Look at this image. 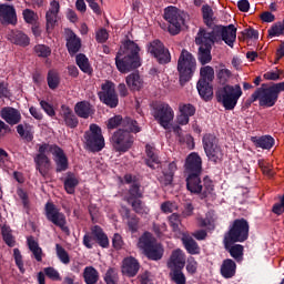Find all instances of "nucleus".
<instances>
[{
    "mask_svg": "<svg viewBox=\"0 0 284 284\" xmlns=\"http://www.w3.org/2000/svg\"><path fill=\"white\" fill-rule=\"evenodd\" d=\"M48 85L51 90H57V88H59V73L55 71H49Z\"/></svg>",
    "mask_w": 284,
    "mask_h": 284,
    "instance_id": "52",
    "label": "nucleus"
},
{
    "mask_svg": "<svg viewBox=\"0 0 284 284\" xmlns=\"http://www.w3.org/2000/svg\"><path fill=\"white\" fill-rule=\"evenodd\" d=\"M126 85L130 90L139 91L143 88V80L139 73H131L125 79Z\"/></svg>",
    "mask_w": 284,
    "mask_h": 284,
    "instance_id": "37",
    "label": "nucleus"
},
{
    "mask_svg": "<svg viewBox=\"0 0 284 284\" xmlns=\"http://www.w3.org/2000/svg\"><path fill=\"white\" fill-rule=\"evenodd\" d=\"M84 143L90 152H101L105 148V139L97 124H91L84 133Z\"/></svg>",
    "mask_w": 284,
    "mask_h": 284,
    "instance_id": "9",
    "label": "nucleus"
},
{
    "mask_svg": "<svg viewBox=\"0 0 284 284\" xmlns=\"http://www.w3.org/2000/svg\"><path fill=\"white\" fill-rule=\"evenodd\" d=\"M197 267L199 263L196 262V260H194V257H189L186 264V271L189 272V274H196Z\"/></svg>",
    "mask_w": 284,
    "mask_h": 284,
    "instance_id": "61",
    "label": "nucleus"
},
{
    "mask_svg": "<svg viewBox=\"0 0 284 284\" xmlns=\"http://www.w3.org/2000/svg\"><path fill=\"white\" fill-rule=\"evenodd\" d=\"M48 154H50V143L38 144V153L34 155L33 161L36 170L39 171L43 179H48L52 170V160Z\"/></svg>",
    "mask_w": 284,
    "mask_h": 284,
    "instance_id": "6",
    "label": "nucleus"
},
{
    "mask_svg": "<svg viewBox=\"0 0 284 284\" xmlns=\"http://www.w3.org/2000/svg\"><path fill=\"white\" fill-rule=\"evenodd\" d=\"M77 65L80 68L82 72L85 74H91L92 73V67L90 65V60H88V57L85 54L80 53L75 58Z\"/></svg>",
    "mask_w": 284,
    "mask_h": 284,
    "instance_id": "42",
    "label": "nucleus"
},
{
    "mask_svg": "<svg viewBox=\"0 0 284 284\" xmlns=\"http://www.w3.org/2000/svg\"><path fill=\"white\" fill-rule=\"evenodd\" d=\"M258 166L261 168V170L265 176H268L270 179H271V176H274V169L270 162H267L265 160H258Z\"/></svg>",
    "mask_w": 284,
    "mask_h": 284,
    "instance_id": "50",
    "label": "nucleus"
},
{
    "mask_svg": "<svg viewBox=\"0 0 284 284\" xmlns=\"http://www.w3.org/2000/svg\"><path fill=\"white\" fill-rule=\"evenodd\" d=\"M123 132H133V134H136L139 132H141V128L139 126V122H136L135 120H132V118H124L122 120V129Z\"/></svg>",
    "mask_w": 284,
    "mask_h": 284,
    "instance_id": "38",
    "label": "nucleus"
},
{
    "mask_svg": "<svg viewBox=\"0 0 284 284\" xmlns=\"http://www.w3.org/2000/svg\"><path fill=\"white\" fill-rule=\"evenodd\" d=\"M55 252H57L58 258L61 261V263H63V265L70 264V254H68V252L65 251V248H63V246H61L60 244H57Z\"/></svg>",
    "mask_w": 284,
    "mask_h": 284,
    "instance_id": "46",
    "label": "nucleus"
},
{
    "mask_svg": "<svg viewBox=\"0 0 284 284\" xmlns=\"http://www.w3.org/2000/svg\"><path fill=\"white\" fill-rule=\"evenodd\" d=\"M168 267L172 271L183 270L185 267V253L180 248L172 252L171 257L168 262Z\"/></svg>",
    "mask_w": 284,
    "mask_h": 284,
    "instance_id": "24",
    "label": "nucleus"
},
{
    "mask_svg": "<svg viewBox=\"0 0 284 284\" xmlns=\"http://www.w3.org/2000/svg\"><path fill=\"white\" fill-rule=\"evenodd\" d=\"M40 105L49 116H54V114H57V112H54V108L52 106V104L45 101H40Z\"/></svg>",
    "mask_w": 284,
    "mask_h": 284,
    "instance_id": "62",
    "label": "nucleus"
},
{
    "mask_svg": "<svg viewBox=\"0 0 284 284\" xmlns=\"http://www.w3.org/2000/svg\"><path fill=\"white\" fill-rule=\"evenodd\" d=\"M161 210H162V212H164V214H172V212H174V210H176V204L172 203V202H164L161 205Z\"/></svg>",
    "mask_w": 284,
    "mask_h": 284,
    "instance_id": "63",
    "label": "nucleus"
},
{
    "mask_svg": "<svg viewBox=\"0 0 284 284\" xmlns=\"http://www.w3.org/2000/svg\"><path fill=\"white\" fill-rule=\"evenodd\" d=\"M104 281L106 284H119V273H116V268H109L105 273Z\"/></svg>",
    "mask_w": 284,
    "mask_h": 284,
    "instance_id": "48",
    "label": "nucleus"
},
{
    "mask_svg": "<svg viewBox=\"0 0 284 284\" xmlns=\"http://www.w3.org/2000/svg\"><path fill=\"white\" fill-rule=\"evenodd\" d=\"M251 141L255 148H262V150H272L274 148V138L270 135H263L261 138L253 136Z\"/></svg>",
    "mask_w": 284,
    "mask_h": 284,
    "instance_id": "33",
    "label": "nucleus"
},
{
    "mask_svg": "<svg viewBox=\"0 0 284 284\" xmlns=\"http://www.w3.org/2000/svg\"><path fill=\"white\" fill-rule=\"evenodd\" d=\"M61 11V4L57 0L50 2L49 9L45 13L47 32L50 34L59 21V12Z\"/></svg>",
    "mask_w": 284,
    "mask_h": 284,
    "instance_id": "17",
    "label": "nucleus"
},
{
    "mask_svg": "<svg viewBox=\"0 0 284 284\" xmlns=\"http://www.w3.org/2000/svg\"><path fill=\"white\" fill-rule=\"evenodd\" d=\"M202 14H203L204 23H206L207 26H212V21L214 19V11L212 10V7L203 6Z\"/></svg>",
    "mask_w": 284,
    "mask_h": 284,
    "instance_id": "49",
    "label": "nucleus"
},
{
    "mask_svg": "<svg viewBox=\"0 0 284 284\" xmlns=\"http://www.w3.org/2000/svg\"><path fill=\"white\" fill-rule=\"evenodd\" d=\"M0 116L9 125H18V123H21V112L12 106L2 108Z\"/></svg>",
    "mask_w": 284,
    "mask_h": 284,
    "instance_id": "22",
    "label": "nucleus"
},
{
    "mask_svg": "<svg viewBox=\"0 0 284 284\" xmlns=\"http://www.w3.org/2000/svg\"><path fill=\"white\" fill-rule=\"evenodd\" d=\"M128 203L132 205V209L136 214H148L150 212V209H148L139 197H128Z\"/></svg>",
    "mask_w": 284,
    "mask_h": 284,
    "instance_id": "43",
    "label": "nucleus"
},
{
    "mask_svg": "<svg viewBox=\"0 0 284 284\" xmlns=\"http://www.w3.org/2000/svg\"><path fill=\"white\" fill-rule=\"evenodd\" d=\"M79 185V180L75 176H68L64 181V190L68 194H74L75 187Z\"/></svg>",
    "mask_w": 284,
    "mask_h": 284,
    "instance_id": "45",
    "label": "nucleus"
},
{
    "mask_svg": "<svg viewBox=\"0 0 284 284\" xmlns=\"http://www.w3.org/2000/svg\"><path fill=\"white\" fill-rule=\"evenodd\" d=\"M22 17L26 23H30L31 26L37 23V21H39V16L30 9L23 10Z\"/></svg>",
    "mask_w": 284,
    "mask_h": 284,
    "instance_id": "51",
    "label": "nucleus"
},
{
    "mask_svg": "<svg viewBox=\"0 0 284 284\" xmlns=\"http://www.w3.org/2000/svg\"><path fill=\"white\" fill-rule=\"evenodd\" d=\"M250 236V224L245 219L235 220L229 232L224 235V241H237L244 243Z\"/></svg>",
    "mask_w": 284,
    "mask_h": 284,
    "instance_id": "11",
    "label": "nucleus"
},
{
    "mask_svg": "<svg viewBox=\"0 0 284 284\" xmlns=\"http://www.w3.org/2000/svg\"><path fill=\"white\" fill-rule=\"evenodd\" d=\"M60 114L68 128H77V125H79V119H77V115H74L70 106L63 104Z\"/></svg>",
    "mask_w": 284,
    "mask_h": 284,
    "instance_id": "27",
    "label": "nucleus"
},
{
    "mask_svg": "<svg viewBox=\"0 0 284 284\" xmlns=\"http://www.w3.org/2000/svg\"><path fill=\"white\" fill-rule=\"evenodd\" d=\"M224 247L226 252L236 261L237 263H241L243 261V252L244 247L241 244H235L239 243L237 241L234 240H224Z\"/></svg>",
    "mask_w": 284,
    "mask_h": 284,
    "instance_id": "21",
    "label": "nucleus"
},
{
    "mask_svg": "<svg viewBox=\"0 0 284 284\" xmlns=\"http://www.w3.org/2000/svg\"><path fill=\"white\" fill-rule=\"evenodd\" d=\"M149 52L158 59L159 63H170V51L165 49L163 42L154 40L149 47Z\"/></svg>",
    "mask_w": 284,
    "mask_h": 284,
    "instance_id": "18",
    "label": "nucleus"
},
{
    "mask_svg": "<svg viewBox=\"0 0 284 284\" xmlns=\"http://www.w3.org/2000/svg\"><path fill=\"white\" fill-rule=\"evenodd\" d=\"M215 94L219 103H222L225 110H234L236 103H239V100L243 97V90L239 84H226L223 88H220Z\"/></svg>",
    "mask_w": 284,
    "mask_h": 284,
    "instance_id": "4",
    "label": "nucleus"
},
{
    "mask_svg": "<svg viewBox=\"0 0 284 284\" xmlns=\"http://www.w3.org/2000/svg\"><path fill=\"white\" fill-rule=\"evenodd\" d=\"M29 250L32 252L36 261L41 263L43 261V250L39 246V243L33 237L28 239Z\"/></svg>",
    "mask_w": 284,
    "mask_h": 284,
    "instance_id": "40",
    "label": "nucleus"
},
{
    "mask_svg": "<svg viewBox=\"0 0 284 284\" xmlns=\"http://www.w3.org/2000/svg\"><path fill=\"white\" fill-rule=\"evenodd\" d=\"M153 116L164 130H170V124L174 121V109L168 103H160L153 109Z\"/></svg>",
    "mask_w": 284,
    "mask_h": 284,
    "instance_id": "14",
    "label": "nucleus"
},
{
    "mask_svg": "<svg viewBox=\"0 0 284 284\" xmlns=\"http://www.w3.org/2000/svg\"><path fill=\"white\" fill-rule=\"evenodd\" d=\"M169 223H170L173 232H179V225H181V217L179 216V214L173 213L169 217Z\"/></svg>",
    "mask_w": 284,
    "mask_h": 284,
    "instance_id": "57",
    "label": "nucleus"
},
{
    "mask_svg": "<svg viewBox=\"0 0 284 284\" xmlns=\"http://www.w3.org/2000/svg\"><path fill=\"white\" fill-rule=\"evenodd\" d=\"M179 112L190 119V116H194V114H196V108L190 103H181L179 105Z\"/></svg>",
    "mask_w": 284,
    "mask_h": 284,
    "instance_id": "47",
    "label": "nucleus"
},
{
    "mask_svg": "<svg viewBox=\"0 0 284 284\" xmlns=\"http://www.w3.org/2000/svg\"><path fill=\"white\" fill-rule=\"evenodd\" d=\"M281 92H284V82L275 83L271 87L263 84L252 94V99L253 101H260V105L264 108H274Z\"/></svg>",
    "mask_w": 284,
    "mask_h": 284,
    "instance_id": "3",
    "label": "nucleus"
},
{
    "mask_svg": "<svg viewBox=\"0 0 284 284\" xmlns=\"http://www.w3.org/2000/svg\"><path fill=\"white\" fill-rule=\"evenodd\" d=\"M217 216L214 211H210L206 213V217H197V224L200 227H209V230H214L217 221Z\"/></svg>",
    "mask_w": 284,
    "mask_h": 284,
    "instance_id": "35",
    "label": "nucleus"
},
{
    "mask_svg": "<svg viewBox=\"0 0 284 284\" xmlns=\"http://www.w3.org/2000/svg\"><path fill=\"white\" fill-rule=\"evenodd\" d=\"M67 48L70 54H77L81 50V39L70 31L67 39Z\"/></svg>",
    "mask_w": 284,
    "mask_h": 284,
    "instance_id": "34",
    "label": "nucleus"
},
{
    "mask_svg": "<svg viewBox=\"0 0 284 284\" xmlns=\"http://www.w3.org/2000/svg\"><path fill=\"white\" fill-rule=\"evenodd\" d=\"M182 243H183L186 252H189V254H200L201 253V248L199 247V244L196 243V241H194V239H192V236H190V234H187V233L182 234Z\"/></svg>",
    "mask_w": 284,
    "mask_h": 284,
    "instance_id": "32",
    "label": "nucleus"
},
{
    "mask_svg": "<svg viewBox=\"0 0 284 284\" xmlns=\"http://www.w3.org/2000/svg\"><path fill=\"white\" fill-rule=\"evenodd\" d=\"M164 19L169 23L170 34H179V32H181V28L185 26L187 14L176 7H168L164 9Z\"/></svg>",
    "mask_w": 284,
    "mask_h": 284,
    "instance_id": "7",
    "label": "nucleus"
},
{
    "mask_svg": "<svg viewBox=\"0 0 284 284\" xmlns=\"http://www.w3.org/2000/svg\"><path fill=\"white\" fill-rule=\"evenodd\" d=\"M139 262L134 257H126L122 263V274L125 276L132 277L135 274H139Z\"/></svg>",
    "mask_w": 284,
    "mask_h": 284,
    "instance_id": "25",
    "label": "nucleus"
},
{
    "mask_svg": "<svg viewBox=\"0 0 284 284\" xmlns=\"http://www.w3.org/2000/svg\"><path fill=\"white\" fill-rule=\"evenodd\" d=\"M91 234L92 236H94L101 247H108V245H110V240H108V235L103 233V229H101L99 225L91 227Z\"/></svg>",
    "mask_w": 284,
    "mask_h": 284,
    "instance_id": "36",
    "label": "nucleus"
},
{
    "mask_svg": "<svg viewBox=\"0 0 284 284\" xmlns=\"http://www.w3.org/2000/svg\"><path fill=\"white\" fill-rule=\"evenodd\" d=\"M98 97L104 105L109 108H116L119 105V95L116 94V87L112 81H104L101 84V90L98 93Z\"/></svg>",
    "mask_w": 284,
    "mask_h": 284,
    "instance_id": "13",
    "label": "nucleus"
},
{
    "mask_svg": "<svg viewBox=\"0 0 284 284\" xmlns=\"http://www.w3.org/2000/svg\"><path fill=\"white\" fill-rule=\"evenodd\" d=\"M139 280L141 284H154V278L150 272H144L139 276Z\"/></svg>",
    "mask_w": 284,
    "mask_h": 284,
    "instance_id": "64",
    "label": "nucleus"
},
{
    "mask_svg": "<svg viewBox=\"0 0 284 284\" xmlns=\"http://www.w3.org/2000/svg\"><path fill=\"white\" fill-rule=\"evenodd\" d=\"M45 216L48 221L53 223L57 227H60L62 232H70V229H68V221L65 220V214L61 213V211L58 210L57 205L48 202L45 204Z\"/></svg>",
    "mask_w": 284,
    "mask_h": 284,
    "instance_id": "15",
    "label": "nucleus"
},
{
    "mask_svg": "<svg viewBox=\"0 0 284 284\" xmlns=\"http://www.w3.org/2000/svg\"><path fill=\"white\" fill-rule=\"evenodd\" d=\"M110 34L108 33V30L105 29H99L95 33V39L98 43H105L108 41Z\"/></svg>",
    "mask_w": 284,
    "mask_h": 284,
    "instance_id": "60",
    "label": "nucleus"
},
{
    "mask_svg": "<svg viewBox=\"0 0 284 284\" xmlns=\"http://www.w3.org/2000/svg\"><path fill=\"white\" fill-rule=\"evenodd\" d=\"M197 92L203 101H212L214 89L211 82L199 81L196 85Z\"/></svg>",
    "mask_w": 284,
    "mask_h": 284,
    "instance_id": "28",
    "label": "nucleus"
},
{
    "mask_svg": "<svg viewBox=\"0 0 284 284\" xmlns=\"http://www.w3.org/2000/svg\"><path fill=\"white\" fill-rule=\"evenodd\" d=\"M119 125L123 128V118L121 115H115L106 122L108 130H114L115 128H119Z\"/></svg>",
    "mask_w": 284,
    "mask_h": 284,
    "instance_id": "53",
    "label": "nucleus"
},
{
    "mask_svg": "<svg viewBox=\"0 0 284 284\" xmlns=\"http://www.w3.org/2000/svg\"><path fill=\"white\" fill-rule=\"evenodd\" d=\"M186 187L187 191L192 194H203V196H207V194H212L214 191V184L212 180L205 178L203 182H201V178H199V173H190L186 179Z\"/></svg>",
    "mask_w": 284,
    "mask_h": 284,
    "instance_id": "8",
    "label": "nucleus"
},
{
    "mask_svg": "<svg viewBox=\"0 0 284 284\" xmlns=\"http://www.w3.org/2000/svg\"><path fill=\"white\" fill-rule=\"evenodd\" d=\"M50 154L53 155L57 165L55 172H65L68 170V156L62 149L57 144H50Z\"/></svg>",
    "mask_w": 284,
    "mask_h": 284,
    "instance_id": "19",
    "label": "nucleus"
},
{
    "mask_svg": "<svg viewBox=\"0 0 284 284\" xmlns=\"http://www.w3.org/2000/svg\"><path fill=\"white\" fill-rule=\"evenodd\" d=\"M202 165L203 161L199 153L193 152L186 158L185 168L189 174H201Z\"/></svg>",
    "mask_w": 284,
    "mask_h": 284,
    "instance_id": "23",
    "label": "nucleus"
},
{
    "mask_svg": "<svg viewBox=\"0 0 284 284\" xmlns=\"http://www.w3.org/2000/svg\"><path fill=\"white\" fill-rule=\"evenodd\" d=\"M2 237L7 245L10 247L14 246V237L12 236V231H10V229L2 227Z\"/></svg>",
    "mask_w": 284,
    "mask_h": 284,
    "instance_id": "54",
    "label": "nucleus"
},
{
    "mask_svg": "<svg viewBox=\"0 0 284 284\" xmlns=\"http://www.w3.org/2000/svg\"><path fill=\"white\" fill-rule=\"evenodd\" d=\"M83 278L87 284H95L99 282V271L92 266H87L83 271Z\"/></svg>",
    "mask_w": 284,
    "mask_h": 284,
    "instance_id": "39",
    "label": "nucleus"
},
{
    "mask_svg": "<svg viewBox=\"0 0 284 284\" xmlns=\"http://www.w3.org/2000/svg\"><path fill=\"white\" fill-rule=\"evenodd\" d=\"M282 74L283 71L276 69L275 71H267L266 73H264V79H266V81H278Z\"/></svg>",
    "mask_w": 284,
    "mask_h": 284,
    "instance_id": "58",
    "label": "nucleus"
},
{
    "mask_svg": "<svg viewBox=\"0 0 284 284\" xmlns=\"http://www.w3.org/2000/svg\"><path fill=\"white\" fill-rule=\"evenodd\" d=\"M7 39L11 41V43H14L16 45H21L22 48H26V45H30V38L21 31H11Z\"/></svg>",
    "mask_w": 284,
    "mask_h": 284,
    "instance_id": "29",
    "label": "nucleus"
},
{
    "mask_svg": "<svg viewBox=\"0 0 284 284\" xmlns=\"http://www.w3.org/2000/svg\"><path fill=\"white\" fill-rule=\"evenodd\" d=\"M217 41H224L226 45L232 48L234 41H236V29L234 24L227 27L213 26L212 28L200 29L195 38V43L200 45L197 59L202 65L212 61V45L217 43Z\"/></svg>",
    "mask_w": 284,
    "mask_h": 284,
    "instance_id": "1",
    "label": "nucleus"
},
{
    "mask_svg": "<svg viewBox=\"0 0 284 284\" xmlns=\"http://www.w3.org/2000/svg\"><path fill=\"white\" fill-rule=\"evenodd\" d=\"M203 148L204 152L214 163H219V161H223V150L221 145H219V139L212 134H205L203 136Z\"/></svg>",
    "mask_w": 284,
    "mask_h": 284,
    "instance_id": "12",
    "label": "nucleus"
},
{
    "mask_svg": "<svg viewBox=\"0 0 284 284\" xmlns=\"http://www.w3.org/2000/svg\"><path fill=\"white\" fill-rule=\"evenodd\" d=\"M171 277L176 284H185V274L181 270L172 271Z\"/></svg>",
    "mask_w": 284,
    "mask_h": 284,
    "instance_id": "59",
    "label": "nucleus"
},
{
    "mask_svg": "<svg viewBox=\"0 0 284 284\" xmlns=\"http://www.w3.org/2000/svg\"><path fill=\"white\" fill-rule=\"evenodd\" d=\"M44 274L48 278H51V281H61V274H59V271L54 267L44 268Z\"/></svg>",
    "mask_w": 284,
    "mask_h": 284,
    "instance_id": "56",
    "label": "nucleus"
},
{
    "mask_svg": "<svg viewBox=\"0 0 284 284\" xmlns=\"http://www.w3.org/2000/svg\"><path fill=\"white\" fill-rule=\"evenodd\" d=\"M140 51L141 49H139L136 42L132 40L125 41L115 58V65L119 72L126 74V72H131V70L141 68V57H139Z\"/></svg>",
    "mask_w": 284,
    "mask_h": 284,
    "instance_id": "2",
    "label": "nucleus"
},
{
    "mask_svg": "<svg viewBox=\"0 0 284 284\" xmlns=\"http://www.w3.org/2000/svg\"><path fill=\"white\" fill-rule=\"evenodd\" d=\"M36 54H38L39 57H50V54H52V50H50L49 47H45L43 44H38L34 48Z\"/></svg>",
    "mask_w": 284,
    "mask_h": 284,
    "instance_id": "55",
    "label": "nucleus"
},
{
    "mask_svg": "<svg viewBox=\"0 0 284 284\" xmlns=\"http://www.w3.org/2000/svg\"><path fill=\"white\" fill-rule=\"evenodd\" d=\"M74 112L77 116H80V119H90V116L94 114V109L90 102L81 101L74 105Z\"/></svg>",
    "mask_w": 284,
    "mask_h": 284,
    "instance_id": "26",
    "label": "nucleus"
},
{
    "mask_svg": "<svg viewBox=\"0 0 284 284\" xmlns=\"http://www.w3.org/2000/svg\"><path fill=\"white\" fill-rule=\"evenodd\" d=\"M146 165L151 168V170H156L159 165H161V161L159 160V155H156V149L154 146L148 144L146 145Z\"/></svg>",
    "mask_w": 284,
    "mask_h": 284,
    "instance_id": "31",
    "label": "nucleus"
},
{
    "mask_svg": "<svg viewBox=\"0 0 284 284\" xmlns=\"http://www.w3.org/2000/svg\"><path fill=\"white\" fill-rule=\"evenodd\" d=\"M176 170H178L176 162H171L169 164V170L163 171V176L160 178L161 183H163V185H170L174 179V172Z\"/></svg>",
    "mask_w": 284,
    "mask_h": 284,
    "instance_id": "41",
    "label": "nucleus"
},
{
    "mask_svg": "<svg viewBox=\"0 0 284 284\" xmlns=\"http://www.w3.org/2000/svg\"><path fill=\"white\" fill-rule=\"evenodd\" d=\"M221 274L224 278H232L236 274V262L231 258L223 261L221 265Z\"/></svg>",
    "mask_w": 284,
    "mask_h": 284,
    "instance_id": "30",
    "label": "nucleus"
},
{
    "mask_svg": "<svg viewBox=\"0 0 284 284\" xmlns=\"http://www.w3.org/2000/svg\"><path fill=\"white\" fill-rule=\"evenodd\" d=\"M204 83H212L214 81V68L206 65L200 70V80Z\"/></svg>",
    "mask_w": 284,
    "mask_h": 284,
    "instance_id": "44",
    "label": "nucleus"
},
{
    "mask_svg": "<svg viewBox=\"0 0 284 284\" xmlns=\"http://www.w3.org/2000/svg\"><path fill=\"white\" fill-rule=\"evenodd\" d=\"M134 143V136L128 131L119 129L112 136V144L115 152H128Z\"/></svg>",
    "mask_w": 284,
    "mask_h": 284,
    "instance_id": "16",
    "label": "nucleus"
},
{
    "mask_svg": "<svg viewBox=\"0 0 284 284\" xmlns=\"http://www.w3.org/2000/svg\"><path fill=\"white\" fill-rule=\"evenodd\" d=\"M0 23L2 26H17V9H14V6L0 4Z\"/></svg>",
    "mask_w": 284,
    "mask_h": 284,
    "instance_id": "20",
    "label": "nucleus"
},
{
    "mask_svg": "<svg viewBox=\"0 0 284 284\" xmlns=\"http://www.w3.org/2000/svg\"><path fill=\"white\" fill-rule=\"evenodd\" d=\"M138 247L142 250L151 261H161L163 258V245L156 242L152 233H144L138 242Z\"/></svg>",
    "mask_w": 284,
    "mask_h": 284,
    "instance_id": "5",
    "label": "nucleus"
},
{
    "mask_svg": "<svg viewBox=\"0 0 284 284\" xmlns=\"http://www.w3.org/2000/svg\"><path fill=\"white\" fill-rule=\"evenodd\" d=\"M196 68V59L187 50H182L179 61L178 71L180 72V81H190L192 73Z\"/></svg>",
    "mask_w": 284,
    "mask_h": 284,
    "instance_id": "10",
    "label": "nucleus"
}]
</instances>
